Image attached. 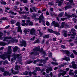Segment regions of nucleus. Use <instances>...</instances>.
I'll use <instances>...</instances> for the list:
<instances>
[{
  "instance_id": "nucleus-43",
  "label": "nucleus",
  "mask_w": 77,
  "mask_h": 77,
  "mask_svg": "<svg viewBox=\"0 0 77 77\" xmlns=\"http://www.w3.org/2000/svg\"><path fill=\"white\" fill-rule=\"evenodd\" d=\"M71 33V36H75L76 35V33L74 32Z\"/></svg>"
},
{
  "instance_id": "nucleus-52",
  "label": "nucleus",
  "mask_w": 77,
  "mask_h": 77,
  "mask_svg": "<svg viewBox=\"0 0 77 77\" xmlns=\"http://www.w3.org/2000/svg\"><path fill=\"white\" fill-rule=\"evenodd\" d=\"M72 17H75V18H76L77 17V16L75 15V14H72Z\"/></svg>"
},
{
  "instance_id": "nucleus-1",
  "label": "nucleus",
  "mask_w": 77,
  "mask_h": 77,
  "mask_svg": "<svg viewBox=\"0 0 77 77\" xmlns=\"http://www.w3.org/2000/svg\"><path fill=\"white\" fill-rule=\"evenodd\" d=\"M33 51H38L40 53H42L43 54H44V56L46 55V52L44 51L43 50V48H42L41 49H40V46H38V47H35L33 49Z\"/></svg>"
},
{
  "instance_id": "nucleus-26",
  "label": "nucleus",
  "mask_w": 77,
  "mask_h": 77,
  "mask_svg": "<svg viewBox=\"0 0 77 77\" xmlns=\"http://www.w3.org/2000/svg\"><path fill=\"white\" fill-rule=\"evenodd\" d=\"M64 8L65 10H66V9H68V8H71V6L70 5H68L65 6Z\"/></svg>"
},
{
  "instance_id": "nucleus-27",
  "label": "nucleus",
  "mask_w": 77,
  "mask_h": 77,
  "mask_svg": "<svg viewBox=\"0 0 77 77\" xmlns=\"http://www.w3.org/2000/svg\"><path fill=\"white\" fill-rule=\"evenodd\" d=\"M0 20L1 21H3V20H8V19L6 18V17H4L2 18H1L0 19Z\"/></svg>"
},
{
  "instance_id": "nucleus-55",
  "label": "nucleus",
  "mask_w": 77,
  "mask_h": 77,
  "mask_svg": "<svg viewBox=\"0 0 77 77\" xmlns=\"http://www.w3.org/2000/svg\"><path fill=\"white\" fill-rule=\"evenodd\" d=\"M59 68H62V67H64V65L61 64L59 66Z\"/></svg>"
},
{
  "instance_id": "nucleus-37",
  "label": "nucleus",
  "mask_w": 77,
  "mask_h": 77,
  "mask_svg": "<svg viewBox=\"0 0 77 77\" xmlns=\"http://www.w3.org/2000/svg\"><path fill=\"white\" fill-rule=\"evenodd\" d=\"M63 15V12H61L59 14L58 17H62Z\"/></svg>"
},
{
  "instance_id": "nucleus-39",
  "label": "nucleus",
  "mask_w": 77,
  "mask_h": 77,
  "mask_svg": "<svg viewBox=\"0 0 77 77\" xmlns=\"http://www.w3.org/2000/svg\"><path fill=\"white\" fill-rule=\"evenodd\" d=\"M51 64L52 65H58L57 63L54 62L53 61L51 62Z\"/></svg>"
},
{
  "instance_id": "nucleus-32",
  "label": "nucleus",
  "mask_w": 77,
  "mask_h": 77,
  "mask_svg": "<svg viewBox=\"0 0 77 77\" xmlns=\"http://www.w3.org/2000/svg\"><path fill=\"white\" fill-rule=\"evenodd\" d=\"M3 35V33H2V32H0V39H2V36Z\"/></svg>"
},
{
  "instance_id": "nucleus-64",
  "label": "nucleus",
  "mask_w": 77,
  "mask_h": 77,
  "mask_svg": "<svg viewBox=\"0 0 77 77\" xmlns=\"http://www.w3.org/2000/svg\"><path fill=\"white\" fill-rule=\"evenodd\" d=\"M46 14L47 15H49V12H48V11H47L46 12Z\"/></svg>"
},
{
  "instance_id": "nucleus-44",
  "label": "nucleus",
  "mask_w": 77,
  "mask_h": 77,
  "mask_svg": "<svg viewBox=\"0 0 77 77\" xmlns=\"http://www.w3.org/2000/svg\"><path fill=\"white\" fill-rule=\"evenodd\" d=\"M23 74L24 75H28L29 74V71H25L23 72Z\"/></svg>"
},
{
  "instance_id": "nucleus-23",
  "label": "nucleus",
  "mask_w": 77,
  "mask_h": 77,
  "mask_svg": "<svg viewBox=\"0 0 77 77\" xmlns=\"http://www.w3.org/2000/svg\"><path fill=\"white\" fill-rule=\"evenodd\" d=\"M38 51H36L34 52V56H39V53Z\"/></svg>"
},
{
  "instance_id": "nucleus-12",
  "label": "nucleus",
  "mask_w": 77,
  "mask_h": 77,
  "mask_svg": "<svg viewBox=\"0 0 77 77\" xmlns=\"http://www.w3.org/2000/svg\"><path fill=\"white\" fill-rule=\"evenodd\" d=\"M63 35L64 37H67L68 35H67V31H66L65 30H63L62 32Z\"/></svg>"
},
{
  "instance_id": "nucleus-28",
  "label": "nucleus",
  "mask_w": 77,
  "mask_h": 77,
  "mask_svg": "<svg viewBox=\"0 0 77 77\" xmlns=\"http://www.w3.org/2000/svg\"><path fill=\"white\" fill-rule=\"evenodd\" d=\"M40 43V40L39 39H37L34 42V44H39Z\"/></svg>"
},
{
  "instance_id": "nucleus-36",
  "label": "nucleus",
  "mask_w": 77,
  "mask_h": 77,
  "mask_svg": "<svg viewBox=\"0 0 77 77\" xmlns=\"http://www.w3.org/2000/svg\"><path fill=\"white\" fill-rule=\"evenodd\" d=\"M17 31L18 32H20L21 34H22L23 33L22 32V30H21V29H18Z\"/></svg>"
},
{
  "instance_id": "nucleus-46",
  "label": "nucleus",
  "mask_w": 77,
  "mask_h": 77,
  "mask_svg": "<svg viewBox=\"0 0 77 77\" xmlns=\"http://www.w3.org/2000/svg\"><path fill=\"white\" fill-rule=\"evenodd\" d=\"M16 59L14 57L12 58L11 59V62H13L14 60H16Z\"/></svg>"
},
{
  "instance_id": "nucleus-4",
  "label": "nucleus",
  "mask_w": 77,
  "mask_h": 77,
  "mask_svg": "<svg viewBox=\"0 0 77 77\" xmlns=\"http://www.w3.org/2000/svg\"><path fill=\"white\" fill-rule=\"evenodd\" d=\"M48 30L49 32L51 33H54V34H55V35H60V32H57V31H53V30L51 29H48Z\"/></svg>"
},
{
  "instance_id": "nucleus-40",
  "label": "nucleus",
  "mask_w": 77,
  "mask_h": 77,
  "mask_svg": "<svg viewBox=\"0 0 77 77\" xmlns=\"http://www.w3.org/2000/svg\"><path fill=\"white\" fill-rule=\"evenodd\" d=\"M1 4L4 5H6V2L4 1L3 0H2V1L1 2Z\"/></svg>"
},
{
  "instance_id": "nucleus-2",
  "label": "nucleus",
  "mask_w": 77,
  "mask_h": 77,
  "mask_svg": "<svg viewBox=\"0 0 77 77\" xmlns=\"http://www.w3.org/2000/svg\"><path fill=\"white\" fill-rule=\"evenodd\" d=\"M39 22L40 23H43V24L44 26H45V18L43 16V13H42L41 14L39 17Z\"/></svg>"
},
{
  "instance_id": "nucleus-34",
  "label": "nucleus",
  "mask_w": 77,
  "mask_h": 77,
  "mask_svg": "<svg viewBox=\"0 0 77 77\" xmlns=\"http://www.w3.org/2000/svg\"><path fill=\"white\" fill-rule=\"evenodd\" d=\"M0 70L1 72H4L5 71V68L3 67H0Z\"/></svg>"
},
{
  "instance_id": "nucleus-45",
  "label": "nucleus",
  "mask_w": 77,
  "mask_h": 77,
  "mask_svg": "<svg viewBox=\"0 0 77 77\" xmlns=\"http://www.w3.org/2000/svg\"><path fill=\"white\" fill-rule=\"evenodd\" d=\"M60 19L61 20H62V21H65V20H67V17H66V18L61 17L60 18Z\"/></svg>"
},
{
  "instance_id": "nucleus-22",
  "label": "nucleus",
  "mask_w": 77,
  "mask_h": 77,
  "mask_svg": "<svg viewBox=\"0 0 77 77\" xmlns=\"http://www.w3.org/2000/svg\"><path fill=\"white\" fill-rule=\"evenodd\" d=\"M11 48H12V46H8V51H9V52L12 53V49H11Z\"/></svg>"
},
{
  "instance_id": "nucleus-48",
  "label": "nucleus",
  "mask_w": 77,
  "mask_h": 77,
  "mask_svg": "<svg viewBox=\"0 0 77 77\" xmlns=\"http://www.w3.org/2000/svg\"><path fill=\"white\" fill-rule=\"evenodd\" d=\"M74 74V72H69V75H73Z\"/></svg>"
},
{
  "instance_id": "nucleus-11",
  "label": "nucleus",
  "mask_w": 77,
  "mask_h": 77,
  "mask_svg": "<svg viewBox=\"0 0 77 77\" xmlns=\"http://www.w3.org/2000/svg\"><path fill=\"white\" fill-rule=\"evenodd\" d=\"M57 3H58V6H61L63 4V0H60V1L59 0H58L57 2Z\"/></svg>"
},
{
  "instance_id": "nucleus-14",
  "label": "nucleus",
  "mask_w": 77,
  "mask_h": 77,
  "mask_svg": "<svg viewBox=\"0 0 77 77\" xmlns=\"http://www.w3.org/2000/svg\"><path fill=\"white\" fill-rule=\"evenodd\" d=\"M63 52H65V53L67 55L68 57H69L70 54V52H69V51L65 50H63Z\"/></svg>"
},
{
  "instance_id": "nucleus-41",
  "label": "nucleus",
  "mask_w": 77,
  "mask_h": 77,
  "mask_svg": "<svg viewBox=\"0 0 77 77\" xmlns=\"http://www.w3.org/2000/svg\"><path fill=\"white\" fill-rule=\"evenodd\" d=\"M24 32L25 33V35H27V32H29V31L27 29H25L24 30Z\"/></svg>"
},
{
  "instance_id": "nucleus-61",
  "label": "nucleus",
  "mask_w": 77,
  "mask_h": 77,
  "mask_svg": "<svg viewBox=\"0 0 77 77\" xmlns=\"http://www.w3.org/2000/svg\"><path fill=\"white\" fill-rule=\"evenodd\" d=\"M46 25L48 26H49L50 25V23H49V22L47 21L46 23Z\"/></svg>"
},
{
  "instance_id": "nucleus-53",
  "label": "nucleus",
  "mask_w": 77,
  "mask_h": 77,
  "mask_svg": "<svg viewBox=\"0 0 77 77\" xmlns=\"http://www.w3.org/2000/svg\"><path fill=\"white\" fill-rule=\"evenodd\" d=\"M48 5L49 6H51L52 5H54V4L52 2H50L48 3Z\"/></svg>"
},
{
  "instance_id": "nucleus-60",
  "label": "nucleus",
  "mask_w": 77,
  "mask_h": 77,
  "mask_svg": "<svg viewBox=\"0 0 77 77\" xmlns=\"http://www.w3.org/2000/svg\"><path fill=\"white\" fill-rule=\"evenodd\" d=\"M61 47H62V48H63V49H64V48H65V45H61Z\"/></svg>"
},
{
  "instance_id": "nucleus-50",
  "label": "nucleus",
  "mask_w": 77,
  "mask_h": 77,
  "mask_svg": "<svg viewBox=\"0 0 77 77\" xmlns=\"http://www.w3.org/2000/svg\"><path fill=\"white\" fill-rule=\"evenodd\" d=\"M29 26H33V23L32 21H31V22L28 24Z\"/></svg>"
},
{
  "instance_id": "nucleus-31",
  "label": "nucleus",
  "mask_w": 77,
  "mask_h": 77,
  "mask_svg": "<svg viewBox=\"0 0 77 77\" xmlns=\"http://www.w3.org/2000/svg\"><path fill=\"white\" fill-rule=\"evenodd\" d=\"M12 57V55H8L7 56L8 59V60L10 61L11 60V57Z\"/></svg>"
},
{
  "instance_id": "nucleus-18",
  "label": "nucleus",
  "mask_w": 77,
  "mask_h": 77,
  "mask_svg": "<svg viewBox=\"0 0 77 77\" xmlns=\"http://www.w3.org/2000/svg\"><path fill=\"white\" fill-rule=\"evenodd\" d=\"M65 25V22H63L61 23V25L59 27L60 29H62V28H64V26Z\"/></svg>"
},
{
  "instance_id": "nucleus-20",
  "label": "nucleus",
  "mask_w": 77,
  "mask_h": 77,
  "mask_svg": "<svg viewBox=\"0 0 77 77\" xmlns=\"http://www.w3.org/2000/svg\"><path fill=\"white\" fill-rule=\"evenodd\" d=\"M12 54V53L10 52L9 51H8V52H5L4 56H8V55H11Z\"/></svg>"
},
{
  "instance_id": "nucleus-5",
  "label": "nucleus",
  "mask_w": 77,
  "mask_h": 77,
  "mask_svg": "<svg viewBox=\"0 0 77 77\" xmlns=\"http://www.w3.org/2000/svg\"><path fill=\"white\" fill-rule=\"evenodd\" d=\"M51 25L54 26V27H59V28L60 26V25L59 24V23L56 22L55 21H53L51 23Z\"/></svg>"
},
{
  "instance_id": "nucleus-51",
  "label": "nucleus",
  "mask_w": 77,
  "mask_h": 77,
  "mask_svg": "<svg viewBox=\"0 0 77 77\" xmlns=\"http://www.w3.org/2000/svg\"><path fill=\"white\" fill-rule=\"evenodd\" d=\"M35 70L36 71H39L40 70V68L39 67H36L35 68Z\"/></svg>"
},
{
  "instance_id": "nucleus-56",
  "label": "nucleus",
  "mask_w": 77,
  "mask_h": 77,
  "mask_svg": "<svg viewBox=\"0 0 77 77\" xmlns=\"http://www.w3.org/2000/svg\"><path fill=\"white\" fill-rule=\"evenodd\" d=\"M6 39H8L7 37H4V41H6Z\"/></svg>"
},
{
  "instance_id": "nucleus-21",
  "label": "nucleus",
  "mask_w": 77,
  "mask_h": 77,
  "mask_svg": "<svg viewBox=\"0 0 77 77\" xmlns=\"http://www.w3.org/2000/svg\"><path fill=\"white\" fill-rule=\"evenodd\" d=\"M27 20H26L27 24H29V23L31 22L30 20V17H27Z\"/></svg>"
},
{
  "instance_id": "nucleus-9",
  "label": "nucleus",
  "mask_w": 77,
  "mask_h": 77,
  "mask_svg": "<svg viewBox=\"0 0 77 77\" xmlns=\"http://www.w3.org/2000/svg\"><path fill=\"white\" fill-rule=\"evenodd\" d=\"M21 26H27L28 24H27V23H25V20H22V23L21 24Z\"/></svg>"
},
{
  "instance_id": "nucleus-8",
  "label": "nucleus",
  "mask_w": 77,
  "mask_h": 77,
  "mask_svg": "<svg viewBox=\"0 0 77 77\" xmlns=\"http://www.w3.org/2000/svg\"><path fill=\"white\" fill-rule=\"evenodd\" d=\"M11 56H12V57H14L16 59H19L20 55L19 54H16L14 53L11 54Z\"/></svg>"
},
{
  "instance_id": "nucleus-25",
  "label": "nucleus",
  "mask_w": 77,
  "mask_h": 77,
  "mask_svg": "<svg viewBox=\"0 0 77 77\" xmlns=\"http://www.w3.org/2000/svg\"><path fill=\"white\" fill-rule=\"evenodd\" d=\"M7 45V43H6L3 42H0V45H3V46H4L5 45Z\"/></svg>"
},
{
  "instance_id": "nucleus-17",
  "label": "nucleus",
  "mask_w": 77,
  "mask_h": 77,
  "mask_svg": "<svg viewBox=\"0 0 77 77\" xmlns=\"http://www.w3.org/2000/svg\"><path fill=\"white\" fill-rule=\"evenodd\" d=\"M16 26H18V29H21V25H20V22H17L16 24Z\"/></svg>"
},
{
  "instance_id": "nucleus-38",
  "label": "nucleus",
  "mask_w": 77,
  "mask_h": 77,
  "mask_svg": "<svg viewBox=\"0 0 77 77\" xmlns=\"http://www.w3.org/2000/svg\"><path fill=\"white\" fill-rule=\"evenodd\" d=\"M73 21H74L75 23H76L77 22V19H76V18H74L72 19Z\"/></svg>"
},
{
  "instance_id": "nucleus-49",
  "label": "nucleus",
  "mask_w": 77,
  "mask_h": 77,
  "mask_svg": "<svg viewBox=\"0 0 77 77\" xmlns=\"http://www.w3.org/2000/svg\"><path fill=\"white\" fill-rule=\"evenodd\" d=\"M70 57L72 59V58H74V55L73 54H72L70 55Z\"/></svg>"
},
{
  "instance_id": "nucleus-42",
  "label": "nucleus",
  "mask_w": 77,
  "mask_h": 77,
  "mask_svg": "<svg viewBox=\"0 0 77 77\" xmlns=\"http://www.w3.org/2000/svg\"><path fill=\"white\" fill-rule=\"evenodd\" d=\"M39 35H40V37L41 38L42 37V35H43V33L42 32H41L40 31H39Z\"/></svg>"
},
{
  "instance_id": "nucleus-6",
  "label": "nucleus",
  "mask_w": 77,
  "mask_h": 77,
  "mask_svg": "<svg viewBox=\"0 0 77 77\" xmlns=\"http://www.w3.org/2000/svg\"><path fill=\"white\" fill-rule=\"evenodd\" d=\"M22 43L20 44L21 47L24 46V47H26L27 46V43H26V41L23 40Z\"/></svg>"
},
{
  "instance_id": "nucleus-15",
  "label": "nucleus",
  "mask_w": 77,
  "mask_h": 77,
  "mask_svg": "<svg viewBox=\"0 0 77 77\" xmlns=\"http://www.w3.org/2000/svg\"><path fill=\"white\" fill-rule=\"evenodd\" d=\"M35 32V30L34 28L30 30V33L32 35H35V34L34 33Z\"/></svg>"
},
{
  "instance_id": "nucleus-19",
  "label": "nucleus",
  "mask_w": 77,
  "mask_h": 77,
  "mask_svg": "<svg viewBox=\"0 0 77 77\" xmlns=\"http://www.w3.org/2000/svg\"><path fill=\"white\" fill-rule=\"evenodd\" d=\"M62 59L63 60H66V61L70 60V58L67 57H65L64 58H63Z\"/></svg>"
},
{
  "instance_id": "nucleus-7",
  "label": "nucleus",
  "mask_w": 77,
  "mask_h": 77,
  "mask_svg": "<svg viewBox=\"0 0 77 77\" xmlns=\"http://www.w3.org/2000/svg\"><path fill=\"white\" fill-rule=\"evenodd\" d=\"M12 75V74L11 73V72H9L7 71H5L3 73V75L4 77L5 76H7V75H9V76H11Z\"/></svg>"
},
{
  "instance_id": "nucleus-63",
  "label": "nucleus",
  "mask_w": 77,
  "mask_h": 77,
  "mask_svg": "<svg viewBox=\"0 0 77 77\" xmlns=\"http://www.w3.org/2000/svg\"><path fill=\"white\" fill-rule=\"evenodd\" d=\"M7 39H12V36H7Z\"/></svg>"
},
{
  "instance_id": "nucleus-13",
  "label": "nucleus",
  "mask_w": 77,
  "mask_h": 77,
  "mask_svg": "<svg viewBox=\"0 0 77 77\" xmlns=\"http://www.w3.org/2000/svg\"><path fill=\"white\" fill-rule=\"evenodd\" d=\"M20 49V48H18V46H16L14 48H13V52L14 53H17V51H18V50Z\"/></svg>"
},
{
  "instance_id": "nucleus-29",
  "label": "nucleus",
  "mask_w": 77,
  "mask_h": 77,
  "mask_svg": "<svg viewBox=\"0 0 77 77\" xmlns=\"http://www.w3.org/2000/svg\"><path fill=\"white\" fill-rule=\"evenodd\" d=\"M9 13L11 14L12 15H16L17 14V13H14V12L12 11H10V12H9Z\"/></svg>"
},
{
  "instance_id": "nucleus-57",
  "label": "nucleus",
  "mask_w": 77,
  "mask_h": 77,
  "mask_svg": "<svg viewBox=\"0 0 77 77\" xmlns=\"http://www.w3.org/2000/svg\"><path fill=\"white\" fill-rule=\"evenodd\" d=\"M25 9L27 12H28V11H29V8H28L27 7H25Z\"/></svg>"
},
{
  "instance_id": "nucleus-24",
  "label": "nucleus",
  "mask_w": 77,
  "mask_h": 77,
  "mask_svg": "<svg viewBox=\"0 0 77 77\" xmlns=\"http://www.w3.org/2000/svg\"><path fill=\"white\" fill-rule=\"evenodd\" d=\"M26 62V63H27V64H30V63H32L33 62V61H32V60L30 59L29 60H27Z\"/></svg>"
},
{
  "instance_id": "nucleus-59",
  "label": "nucleus",
  "mask_w": 77,
  "mask_h": 77,
  "mask_svg": "<svg viewBox=\"0 0 77 77\" xmlns=\"http://www.w3.org/2000/svg\"><path fill=\"white\" fill-rule=\"evenodd\" d=\"M73 0H69L68 2H69L71 3H73Z\"/></svg>"
},
{
  "instance_id": "nucleus-30",
  "label": "nucleus",
  "mask_w": 77,
  "mask_h": 77,
  "mask_svg": "<svg viewBox=\"0 0 77 77\" xmlns=\"http://www.w3.org/2000/svg\"><path fill=\"white\" fill-rule=\"evenodd\" d=\"M61 75H62L63 76V75H65V74L63 72V73H60L58 75V77H60Z\"/></svg>"
},
{
  "instance_id": "nucleus-10",
  "label": "nucleus",
  "mask_w": 77,
  "mask_h": 77,
  "mask_svg": "<svg viewBox=\"0 0 77 77\" xmlns=\"http://www.w3.org/2000/svg\"><path fill=\"white\" fill-rule=\"evenodd\" d=\"M30 13L33 12H36V8L35 7H32V8H30Z\"/></svg>"
},
{
  "instance_id": "nucleus-16",
  "label": "nucleus",
  "mask_w": 77,
  "mask_h": 77,
  "mask_svg": "<svg viewBox=\"0 0 77 77\" xmlns=\"http://www.w3.org/2000/svg\"><path fill=\"white\" fill-rule=\"evenodd\" d=\"M43 39H48L50 38V34L46 35L43 36Z\"/></svg>"
},
{
  "instance_id": "nucleus-54",
  "label": "nucleus",
  "mask_w": 77,
  "mask_h": 77,
  "mask_svg": "<svg viewBox=\"0 0 77 77\" xmlns=\"http://www.w3.org/2000/svg\"><path fill=\"white\" fill-rule=\"evenodd\" d=\"M15 23V21L14 20H12L11 21V24H14V23Z\"/></svg>"
},
{
  "instance_id": "nucleus-3",
  "label": "nucleus",
  "mask_w": 77,
  "mask_h": 77,
  "mask_svg": "<svg viewBox=\"0 0 77 77\" xmlns=\"http://www.w3.org/2000/svg\"><path fill=\"white\" fill-rule=\"evenodd\" d=\"M71 65H69V67L71 68H73V69H76L77 68V64H75V63L74 61H72L71 63Z\"/></svg>"
},
{
  "instance_id": "nucleus-35",
  "label": "nucleus",
  "mask_w": 77,
  "mask_h": 77,
  "mask_svg": "<svg viewBox=\"0 0 77 77\" xmlns=\"http://www.w3.org/2000/svg\"><path fill=\"white\" fill-rule=\"evenodd\" d=\"M75 32V29L74 28H72L71 29L70 32H69L70 33H73Z\"/></svg>"
},
{
  "instance_id": "nucleus-62",
  "label": "nucleus",
  "mask_w": 77,
  "mask_h": 77,
  "mask_svg": "<svg viewBox=\"0 0 77 77\" xmlns=\"http://www.w3.org/2000/svg\"><path fill=\"white\" fill-rule=\"evenodd\" d=\"M29 73L30 76L32 74V72L31 71L28 72V73Z\"/></svg>"
},
{
  "instance_id": "nucleus-58",
  "label": "nucleus",
  "mask_w": 77,
  "mask_h": 77,
  "mask_svg": "<svg viewBox=\"0 0 77 77\" xmlns=\"http://www.w3.org/2000/svg\"><path fill=\"white\" fill-rule=\"evenodd\" d=\"M48 69H49V71H50V72L52 71V67H48Z\"/></svg>"
},
{
  "instance_id": "nucleus-33",
  "label": "nucleus",
  "mask_w": 77,
  "mask_h": 77,
  "mask_svg": "<svg viewBox=\"0 0 77 77\" xmlns=\"http://www.w3.org/2000/svg\"><path fill=\"white\" fill-rule=\"evenodd\" d=\"M45 60L41 59L40 60V62L41 63H43L44 64H45Z\"/></svg>"
},
{
  "instance_id": "nucleus-47",
  "label": "nucleus",
  "mask_w": 77,
  "mask_h": 77,
  "mask_svg": "<svg viewBox=\"0 0 77 77\" xmlns=\"http://www.w3.org/2000/svg\"><path fill=\"white\" fill-rule=\"evenodd\" d=\"M72 51H73V53L74 54H75V55H76L77 56V52L75 50H73Z\"/></svg>"
}]
</instances>
